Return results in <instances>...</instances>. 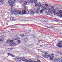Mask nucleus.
I'll use <instances>...</instances> for the list:
<instances>
[{
  "mask_svg": "<svg viewBox=\"0 0 62 62\" xmlns=\"http://www.w3.org/2000/svg\"><path fill=\"white\" fill-rule=\"evenodd\" d=\"M14 41V40L13 39L12 40L8 39L6 41V43L7 44H10L9 45L11 47L13 46H15V45H16V44L14 42H13V41Z\"/></svg>",
  "mask_w": 62,
  "mask_h": 62,
  "instance_id": "nucleus-1",
  "label": "nucleus"
},
{
  "mask_svg": "<svg viewBox=\"0 0 62 62\" xmlns=\"http://www.w3.org/2000/svg\"><path fill=\"white\" fill-rule=\"evenodd\" d=\"M59 11V10L58 9V10L55 9L53 11H51L50 12V13L53 14H54L55 15H58V12Z\"/></svg>",
  "mask_w": 62,
  "mask_h": 62,
  "instance_id": "nucleus-2",
  "label": "nucleus"
},
{
  "mask_svg": "<svg viewBox=\"0 0 62 62\" xmlns=\"http://www.w3.org/2000/svg\"><path fill=\"white\" fill-rule=\"evenodd\" d=\"M39 7L40 8V7H41V8H43V10L44 11H45V10H47V9H46V8L45 7V6H43V5L41 6V4L40 3H39Z\"/></svg>",
  "mask_w": 62,
  "mask_h": 62,
  "instance_id": "nucleus-3",
  "label": "nucleus"
},
{
  "mask_svg": "<svg viewBox=\"0 0 62 62\" xmlns=\"http://www.w3.org/2000/svg\"><path fill=\"white\" fill-rule=\"evenodd\" d=\"M47 54H48V53L46 52L45 53V55H44L43 56L44 57L47 58L51 57V56L50 55H47Z\"/></svg>",
  "mask_w": 62,
  "mask_h": 62,
  "instance_id": "nucleus-4",
  "label": "nucleus"
},
{
  "mask_svg": "<svg viewBox=\"0 0 62 62\" xmlns=\"http://www.w3.org/2000/svg\"><path fill=\"white\" fill-rule=\"evenodd\" d=\"M58 44L56 46H58V47L59 48H61L62 47V45H61V41H59L58 42Z\"/></svg>",
  "mask_w": 62,
  "mask_h": 62,
  "instance_id": "nucleus-5",
  "label": "nucleus"
},
{
  "mask_svg": "<svg viewBox=\"0 0 62 62\" xmlns=\"http://www.w3.org/2000/svg\"><path fill=\"white\" fill-rule=\"evenodd\" d=\"M24 10H23L22 11V13H23V14H26L25 13V11L26 10V7H24Z\"/></svg>",
  "mask_w": 62,
  "mask_h": 62,
  "instance_id": "nucleus-6",
  "label": "nucleus"
},
{
  "mask_svg": "<svg viewBox=\"0 0 62 62\" xmlns=\"http://www.w3.org/2000/svg\"><path fill=\"white\" fill-rule=\"evenodd\" d=\"M27 35V34L25 33V34H20V36L21 37H25Z\"/></svg>",
  "mask_w": 62,
  "mask_h": 62,
  "instance_id": "nucleus-7",
  "label": "nucleus"
},
{
  "mask_svg": "<svg viewBox=\"0 0 62 62\" xmlns=\"http://www.w3.org/2000/svg\"><path fill=\"white\" fill-rule=\"evenodd\" d=\"M35 10H34L33 11H31V14L32 15L34 13H35Z\"/></svg>",
  "mask_w": 62,
  "mask_h": 62,
  "instance_id": "nucleus-8",
  "label": "nucleus"
},
{
  "mask_svg": "<svg viewBox=\"0 0 62 62\" xmlns=\"http://www.w3.org/2000/svg\"><path fill=\"white\" fill-rule=\"evenodd\" d=\"M27 2L26 1H25L24 2V3L23 4L22 6H24V5H25L27 4Z\"/></svg>",
  "mask_w": 62,
  "mask_h": 62,
  "instance_id": "nucleus-9",
  "label": "nucleus"
},
{
  "mask_svg": "<svg viewBox=\"0 0 62 62\" xmlns=\"http://www.w3.org/2000/svg\"><path fill=\"white\" fill-rule=\"evenodd\" d=\"M39 10H38L37 11H36L35 12V13H37V14H38L39 13Z\"/></svg>",
  "mask_w": 62,
  "mask_h": 62,
  "instance_id": "nucleus-10",
  "label": "nucleus"
},
{
  "mask_svg": "<svg viewBox=\"0 0 62 62\" xmlns=\"http://www.w3.org/2000/svg\"><path fill=\"white\" fill-rule=\"evenodd\" d=\"M14 14L15 15H17L18 14V11H15V12L14 13Z\"/></svg>",
  "mask_w": 62,
  "mask_h": 62,
  "instance_id": "nucleus-11",
  "label": "nucleus"
},
{
  "mask_svg": "<svg viewBox=\"0 0 62 62\" xmlns=\"http://www.w3.org/2000/svg\"><path fill=\"white\" fill-rule=\"evenodd\" d=\"M8 3H13V1H12V0H10L9 1H8Z\"/></svg>",
  "mask_w": 62,
  "mask_h": 62,
  "instance_id": "nucleus-12",
  "label": "nucleus"
},
{
  "mask_svg": "<svg viewBox=\"0 0 62 62\" xmlns=\"http://www.w3.org/2000/svg\"><path fill=\"white\" fill-rule=\"evenodd\" d=\"M54 61L55 62H58V59H57V58H56L54 59Z\"/></svg>",
  "mask_w": 62,
  "mask_h": 62,
  "instance_id": "nucleus-13",
  "label": "nucleus"
},
{
  "mask_svg": "<svg viewBox=\"0 0 62 62\" xmlns=\"http://www.w3.org/2000/svg\"><path fill=\"white\" fill-rule=\"evenodd\" d=\"M25 13L26 14H29V10H27L26 11V12H25Z\"/></svg>",
  "mask_w": 62,
  "mask_h": 62,
  "instance_id": "nucleus-14",
  "label": "nucleus"
},
{
  "mask_svg": "<svg viewBox=\"0 0 62 62\" xmlns=\"http://www.w3.org/2000/svg\"><path fill=\"white\" fill-rule=\"evenodd\" d=\"M27 3H28V4H29L30 2V0H27Z\"/></svg>",
  "mask_w": 62,
  "mask_h": 62,
  "instance_id": "nucleus-15",
  "label": "nucleus"
},
{
  "mask_svg": "<svg viewBox=\"0 0 62 62\" xmlns=\"http://www.w3.org/2000/svg\"><path fill=\"white\" fill-rule=\"evenodd\" d=\"M18 13V14H21V13L20 11L18 10L17 11V14Z\"/></svg>",
  "mask_w": 62,
  "mask_h": 62,
  "instance_id": "nucleus-16",
  "label": "nucleus"
},
{
  "mask_svg": "<svg viewBox=\"0 0 62 62\" xmlns=\"http://www.w3.org/2000/svg\"><path fill=\"white\" fill-rule=\"evenodd\" d=\"M35 5L36 7H37V6H38L39 7V4L37 3H35Z\"/></svg>",
  "mask_w": 62,
  "mask_h": 62,
  "instance_id": "nucleus-17",
  "label": "nucleus"
},
{
  "mask_svg": "<svg viewBox=\"0 0 62 62\" xmlns=\"http://www.w3.org/2000/svg\"><path fill=\"white\" fill-rule=\"evenodd\" d=\"M6 35V33L5 32H4L1 34V35L2 36H4V35Z\"/></svg>",
  "mask_w": 62,
  "mask_h": 62,
  "instance_id": "nucleus-18",
  "label": "nucleus"
},
{
  "mask_svg": "<svg viewBox=\"0 0 62 62\" xmlns=\"http://www.w3.org/2000/svg\"><path fill=\"white\" fill-rule=\"evenodd\" d=\"M1 41H4V38L2 37L1 39Z\"/></svg>",
  "mask_w": 62,
  "mask_h": 62,
  "instance_id": "nucleus-19",
  "label": "nucleus"
},
{
  "mask_svg": "<svg viewBox=\"0 0 62 62\" xmlns=\"http://www.w3.org/2000/svg\"><path fill=\"white\" fill-rule=\"evenodd\" d=\"M18 60L19 61H21L22 60V58L20 57L18 58Z\"/></svg>",
  "mask_w": 62,
  "mask_h": 62,
  "instance_id": "nucleus-20",
  "label": "nucleus"
},
{
  "mask_svg": "<svg viewBox=\"0 0 62 62\" xmlns=\"http://www.w3.org/2000/svg\"><path fill=\"white\" fill-rule=\"evenodd\" d=\"M18 38H17V37H15L14 38V40H18Z\"/></svg>",
  "mask_w": 62,
  "mask_h": 62,
  "instance_id": "nucleus-21",
  "label": "nucleus"
},
{
  "mask_svg": "<svg viewBox=\"0 0 62 62\" xmlns=\"http://www.w3.org/2000/svg\"><path fill=\"white\" fill-rule=\"evenodd\" d=\"M57 53L58 54H61V55H62V54H61V52H60L59 51H57Z\"/></svg>",
  "mask_w": 62,
  "mask_h": 62,
  "instance_id": "nucleus-22",
  "label": "nucleus"
},
{
  "mask_svg": "<svg viewBox=\"0 0 62 62\" xmlns=\"http://www.w3.org/2000/svg\"><path fill=\"white\" fill-rule=\"evenodd\" d=\"M54 6H52L51 7V9H52V10H54Z\"/></svg>",
  "mask_w": 62,
  "mask_h": 62,
  "instance_id": "nucleus-23",
  "label": "nucleus"
},
{
  "mask_svg": "<svg viewBox=\"0 0 62 62\" xmlns=\"http://www.w3.org/2000/svg\"><path fill=\"white\" fill-rule=\"evenodd\" d=\"M28 40V39L27 38H25L24 39V41L25 42H26Z\"/></svg>",
  "mask_w": 62,
  "mask_h": 62,
  "instance_id": "nucleus-24",
  "label": "nucleus"
},
{
  "mask_svg": "<svg viewBox=\"0 0 62 62\" xmlns=\"http://www.w3.org/2000/svg\"><path fill=\"white\" fill-rule=\"evenodd\" d=\"M11 12L12 14H14V13L15 12L14 11V10H12Z\"/></svg>",
  "mask_w": 62,
  "mask_h": 62,
  "instance_id": "nucleus-25",
  "label": "nucleus"
},
{
  "mask_svg": "<svg viewBox=\"0 0 62 62\" xmlns=\"http://www.w3.org/2000/svg\"><path fill=\"white\" fill-rule=\"evenodd\" d=\"M22 61H24L25 60V58L24 57H23L22 60Z\"/></svg>",
  "mask_w": 62,
  "mask_h": 62,
  "instance_id": "nucleus-26",
  "label": "nucleus"
},
{
  "mask_svg": "<svg viewBox=\"0 0 62 62\" xmlns=\"http://www.w3.org/2000/svg\"><path fill=\"white\" fill-rule=\"evenodd\" d=\"M10 20H11V21H13L14 20V17H11L10 18Z\"/></svg>",
  "mask_w": 62,
  "mask_h": 62,
  "instance_id": "nucleus-27",
  "label": "nucleus"
},
{
  "mask_svg": "<svg viewBox=\"0 0 62 62\" xmlns=\"http://www.w3.org/2000/svg\"><path fill=\"white\" fill-rule=\"evenodd\" d=\"M51 9L49 8L48 9V11L49 12H50L51 11Z\"/></svg>",
  "mask_w": 62,
  "mask_h": 62,
  "instance_id": "nucleus-28",
  "label": "nucleus"
},
{
  "mask_svg": "<svg viewBox=\"0 0 62 62\" xmlns=\"http://www.w3.org/2000/svg\"><path fill=\"white\" fill-rule=\"evenodd\" d=\"M13 1V4H14V2H15L16 1V0H12Z\"/></svg>",
  "mask_w": 62,
  "mask_h": 62,
  "instance_id": "nucleus-29",
  "label": "nucleus"
},
{
  "mask_svg": "<svg viewBox=\"0 0 62 62\" xmlns=\"http://www.w3.org/2000/svg\"><path fill=\"white\" fill-rule=\"evenodd\" d=\"M34 3H37V0H35L34 1Z\"/></svg>",
  "mask_w": 62,
  "mask_h": 62,
  "instance_id": "nucleus-30",
  "label": "nucleus"
},
{
  "mask_svg": "<svg viewBox=\"0 0 62 62\" xmlns=\"http://www.w3.org/2000/svg\"><path fill=\"white\" fill-rule=\"evenodd\" d=\"M29 62H33L31 60H29Z\"/></svg>",
  "mask_w": 62,
  "mask_h": 62,
  "instance_id": "nucleus-31",
  "label": "nucleus"
},
{
  "mask_svg": "<svg viewBox=\"0 0 62 62\" xmlns=\"http://www.w3.org/2000/svg\"><path fill=\"white\" fill-rule=\"evenodd\" d=\"M59 14L60 15H62V13H58V15H58Z\"/></svg>",
  "mask_w": 62,
  "mask_h": 62,
  "instance_id": "nucleus-32",
  "label": "nucleus"
},
{
  "mask_svg": "<svg viewBox=\"0 0 62 62\" xmlns=\"http://www.w3.org/2000/svg\"><path fill=\"white\" fill-rule=\"evenodd\" d=\"M43 9H42L41 10H40V13H42V12H43Z\"/></svg>",
  "mask_w": 62,
  "mask_h": 62,
  "instance_id": "nucleus-33",
  "label": "nucleus"
},
{
  "mask_svg": "<svg viewBox=\"0 0 62 62\" xmlns=\"http://www.w3.org/2000/svg\"><path fill=\"white\" fill-rule=\"evenodd\" d=\"M34 0H30V3H33V2Z\"/></svg>",
  "mask_w": 62,
  "mask_h": 62,
  "instance_id": "nucleus-34",
  "label": "nucleus"
},
{
  "mask_svg": "<svg viewBox=\"0 0 62 62\" xmlns=\"http://www.w3.org/2000/svg\"><path fill=\"white\" fill-rule=\"evenodd\" d=\"M22 49H23V50H24V49H25V47L23 46V47H22Z\"/></svg>",
  "mask_w": 62,
  "mask_h": 62,
  "instance_id": "nucleus-35",
  "label": "nucleus"
},
{
  "mask_svg": "<svg viewBox=\"0 0 62 62\" xmlns=\"http://www.w3.org/2000/svg\"><path fill=\"white\" fill-rule=\"evenodd\" d=\"M59 62H62V60H60L59 59L58 60Z\"/></svg>",
  "mask_w": 62,
  "mask_h": 62,
  "instance_id": "nucleus-36",
  "label": "nucleus"
},
{
  "mask_svg": "<svg viewBox=\"0 0 62 62\" xmlns=\"http://www.w3.org/2000/svg\"><path fill=\"white\" fill-rule=\"evenodd\" d=\"M48 5H48V4H46L45 5V6L46 7H47V6H48Z\"/></svg>",
  "mask_w": 62,
  "mask_h": 62,
  "instance_id": "nucleus-37",
  "label": "nucleus"
},
{
  "mask_svg": "<svg viewBox=\"0 0 62 62\" xmlns=\"http://www.w3.org/2000/svg\"><path fill=\"white\" fill-rule=\"evenodd\" d=\"M18 43H21V41L20 40H18Z\"/></svg>",
  "mask_w": 62,
  "mask_h": 62,
  "instance_id": "nucleus-38",
  "label": "nucleus"
},
{
  "mask_svg": "<svg viewBox=\"0 0 62 62\" xmlns=\"http://www.w3.org/2000/svg\"><path fill=\"white\" fill-rule=\"evenodd\" d=\"M50 60H53V59H54L53 58V57H51L50 58Z\"/></svg>",
  "mask_w": 62,
  "mask_h": 62,
  "instance_id": "nucleus-39",
  "label": "nucleus"
},
{
  "mask_svg": "<svg viewBox=\"0 0 62 62\" xmlns=\"http://www.w3.org/2000/svg\"><path fill=\"white\" fill-rule=\"evenodd\" d=\"M61 58H62V59H61V58H59L58 59V61L59 62V59H60V60H62V57H61Z\"/></svg>",
  "mask_w": 62,
  "mask_h": 62,
  "instance_id": "nucleus-40",
  "label": "nucleus"
},
{
  "mask_svg": "<svg viewBox=\"0 0 62 62\" xmlns=\"http://www.w3.org/2000/svg\"><path fill=\"white\" fill-rule=\"evenodd\" d=\"M13 3L10 4V5L11 6H13Z\"/></svg>",
  "mask_w": 62,
  "mask_h": 62,
  "instance_id": "nucleus-41",
  "label": "nucleus"
},
{
  "mask_svg": "<svg viewBox=\"0 0 62 62\" xmlns=\"http://www.w3.org/2000/svg\"><path fill=\"white\" fill-rule=\"evenodd\" d=\"M51 56H52V57H54V54H51Z\"/></svg>",
  "mask_w": 62,
  "mask_h": 62,
  "instance_id": "nucleus-42",
  "label": "nucleus"
},
{
  "mask_svg": "<svg viewBox=\"0 0 62 62\" xmlns=\"http://www.w3.org/2000/svg\"><path fill=\"white\" fill-rule=\"evenodd\" d=\"M59 13H62V10H60L59 11Z\"/></svg>",
  "mask_w": 62,
  "mask_h": 62,
  "instance_id": "nucleus-43",
  "label": "nucleus"
},
{
  "mask_svg": "<svg viewBox=\"0 0 62 62\" xmlns=\"http://www.w3.org/2000/svg\"><path fill=\"white\" fill-rule=\"evenodd\" d=\"M25 62H28V61L27 59H26L25 60Z\"/></svg>",
  "mask_w": 62,
  "mask_h": 62,
  "instance_id": "nucleus-44",
  "label": "nucleus"
},
{
  "mask_svg": "<svg viewBox=\"0 0 62 62\" xmlns=\"http://www.w3.org/2000/svg\"><path fill=\"white\" fill-rule=\"evenodd\" d=\"M4 45L5 46H6L7 45L6 43H4Z\"/></svg>",
  "mask_w": 62,
  "mask_h": 62,
  "instance_id": "nucleus-45",
  "label": "nucleus"
},
{
  "mask_svg": "<svg viewBox=\"0 0 62 62\" xmlns=\"http://www.w3.org/2000/svg\"><path fill=\"white\" fill-rule=\"evenodd\" d=\"M59 16H60V17H62V15H61L59 14Z\"/></svg>",
  "mask_w": 62,
  "mask_h": 62,
  "instance_id": "nucleus-46",
  "label": "nucleus"
},
{
  "mask_svg": "<svg viewBox=\"0 0 62 62\" xmlns=\"http://www.w3.org/2000/svg\"><path fill=\"white\" fill-rule=\"evenodd\" d=\"M30 46H33V44H31V45H30Z\"/></svg>",
  "mask_w": 62,
  "mask_h": 62,
  "instance_id": "nucleus-47",
  "label": "nucleus"
},
{
  "mask_svg": "<svg viewBox=\"0 0 62 62\" xmlns=\"http://www.w3.org/2000/svg\"><path fill=\"white\" fill-rule=\"evenodd\" d=\"M18 58L19 57H16V59H17L18 60Z\"/></svg>",
  "mask_w": 62,
  "mask_h": 62,
  "instance_id": "nucleus-48",
  "label": "nucleus"
},
{
  "mask_svg": "<svg viewBox=\"0 0 62 62\" xmlns=\"http://www.w3.org/2000/svg\"><path fill=\"white\" fill-rule=\"evenodd\" d=\"M8 55H10L11 56V54L10 53H8Z\"/></svg>",
  "mask_w": 62,
  "mask_h": 62,
  "instance_id": "nucleus-49",
  "label": "nucleus"
},
{
  "mask_svg": "<svg viewBox=\"0 0 62 62\" xmlns=\"http://www.w3.org/2000/svg\"><path fill=\"white\" fill-rule=\"evenodd\" d=\"M9 49V50H13V49H12V48H8V49Z\"/></svg>",
  "mask_w": 62,
  "mask_h": 62,
  "instance_id": "nucleus-50",
  "label": "nucleus"
},
{
  "mask_svg": "<svg viewBox=\"0 0 62 62\" xmlns=\"http://www.w3.org/2000/svg\"><path fill=\"white\" fill-rule=\"evenodd\" d=\"M11 56H12V57H14V55H13L11 54Z\"/></svg>",
  "mask_w": 62,
  "mask_h": 62,
  "instance_id": "nucleus-51",
  "label": "nucleus"
},
{
  "mask_svg": "<svg viewBox=\"0 0 62 62\" xmlns=\"http://www.w3.org/2000/svg\"><path fill=\"white\" fill-rule=\"evenodd\" d=\"M0 2H3V0H0Z\"/></svg>",
  "mask_w": 62,
  "mask_h": 62,
  "instance_id": "nucleus-52",
  "label": "nucleus"
},
{
  "mask_svg": "<svg viewBox=\"0 0 62 62\" xmlns=\"http://www.w3.org/2000/svg\"><path fill=\"white\" fill-rule=\"evenodd\" d=\"M2 13V11H0V14H1Z\"/></svg>",
  "mask_w": 62,
  "mask_h": 62,
  "instance_id": "nucleus-53",
  "label": "nucleus"
},
{
  "mask_svg": "<svg viewBox=\"0 0 62 62\" xmlns=\"http://www.w3.org/2000/svg\"><path fill=\"white\" fill-rule=\"evenodd\" d=\"M38 62H40V60H38Z\"/></svg>",
  "mask_w": 62,
  "mask_h": 62,
  "instance_id": "nucleus-54",
  "label": "nucleus"
},
{
  "mask_svg": "<svg viewBox=\"0 0 62 62\" xmlns=\"http://www.w3.org/2000/svg\"><path fill=\"white\" fill-rule=\"evenodd\" d=\"M47 27L48 28H50V27Z\"/></svg>",
  "mask_w": 62,
  "mask_h": 62,
  "instance_id": "nucleus-55",
  "label": "nucleus"
},
{
  "mask_svg": "<svg viewBox=\"0 0 62 62\" xmlns=\"http://www.w3.org/2000/svg\"><path fill=\"white\" fill-rule=\"evenodd\" d=\"M55 6H56V7L57 6H58V5H57V4H56L55 5Z\"/></svg>",
  "mask_w": 62,
  "mask_h": 62,
  "instance_id": "nucleus-56",
  "label": "nucleus"
},
{
  "mask_svg": "<svg viewBox=\"0 0 62 62\" xmlns=\"http://www.w3.org/2000/svg\"><path fill=\"white\" fill-rule=\"evenodd\" d=\"M14 10L15 11H17V9H15Z\"/></svg>",
  "mask_w": 62,
  "mask_h": 62,
  "instance_id": "nucleus-57",
  "label": "nucleus"
},
{
  "mask_svg": "<svg viewBox=\"0 0 62 62\" xmlns=\"http://www.w3.org/2000/svg\"><path fill=\"white\" fill-rule=\"evenodd\" d=\"M40 46V47H42V45H41V46Z\"/></svg>",
  "mask_w": 62,
  "mask_h": 62,
  "instance_id": "nucleus-58",
  "label": "nucleus"
},
{
  "mask_svg": "<svg viewBox=\"0 0 62 62\" xmlns=\"http://www.w3.org/2000/svg\"><path fill=\"white\" fill-rule=\"evenodd\" d=\"M0 41H1V39H0Z\"/></svg>",
  "mask_w": 62,
  "mask_h": 62,
  "instance_id": "nucleus-59",
  "label": "nucleus"
},
{
  "mask_svg": "<svg viewBox=\"0 0 62 62\" xmlns=\"http://www.w3.org/2000/svg\"><path fill=\"white\" fill-rule=\"evenodd\" d=\"M8 26V27H10V26Z\"/></svg>",
  "mask_w": 62,
  "mask_h": 62,
  "instance_id": "nucleus-60",
  "label": "nucleus"
},
{
  "mask_svg": "<svg viewBox=\"0 0 62 62\" xmlns=\"http://www.w3.org/2000/svg\"><path fill=\"white\" fill-rule=\"evenodd\" d=\"M55 21H56L57 22H58V21H57L56 20H55Z\"/></svg>",
  "mask_w": 62,
  "mask_h": 62,
  "instance_id": "nucleus-61",
  "label": "nucleus"
},
{
  "mask_svg": "<svg viewBox=\"0 0 62 62\" xmlns=\"http://www.w3.org/2000/svg\"><path fill=\"white\" fill-rule=\"evenodd\" d=\"M25 49L26 50H28V49H26V48H25Z\"/></svg>",
  "mask_w": 62,
  "mask_h": 62,
  "instance_id": "nucleus-62",
  "label": "nucleus"
},
{
  "mask_svg": "<svg viewBox=\"0 0 62 62\" xmlns=\"http://www.w3.org/2000/svg\"><path fill=\"white\" fill-rule=\"evenodd\" d=\"M24 0H22V1H24Z\"/></svg>",
  "mask_w": 62,
  "mask_h": 62,
  "instance_id": "nucleus-63",
  "label": "nucleus"
},
{
  "mask_svg": "<svg viewBox=\"0 0 62 62\" xmlns=\"http://www.w3.org/2000/svg\"><path fill=\"white\" fill-rule=\"evenodd\" d=\"M57 8V9H58V8Z\"/></svg>",
  "mask_w": 62,
  "mask_h": 62,
  "instance_id": "nucleus-64",
  "label": "nucleus"
}]
</instances>
